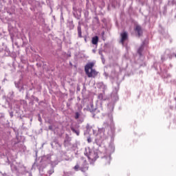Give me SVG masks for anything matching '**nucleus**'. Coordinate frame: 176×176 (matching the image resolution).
<instances>
[{
  "mask_svg": "<svg viewBox=\"0 0 176 176\" xmlns=\"http://www.w3.org/2000/svg\"><path fill=\"white\" fill-rule=\"evenodd\" d=\"M38 120H39V122H42V118H41V117H39Z\"/></svg>",
  "mask_w": 176,
  "mask_h": 176,
  "instance_id": "nucleus-14",
  "label": "nucleus"
},
{
  "mask_svg": "<svg viewBox=\"0 0 176 176\" xmlns=\"http://www.w3.org/2000/svg\"><path fill=\"white\" fill-rule=\"evenodd\" d=\"M93 155H96L95 153H91L88 155V159L89 160H91L92 162H94V160H96L97 158L94 157Z\"/></svg>",
  "mask_w": 176,
  "mask_h": 176,
  "instance_id": "nucleus-7",
  "label": "nucleus"
},
{
  "mask_svg": "<svg viewBox=\"0 0 176 176\" xmlns=\"http://www.w3.org/2000/svg\"><path fill=\"white\" fill-rule=\"evenodd\" d=\"M111 151H115V147L111 146Z\"/></svg>",
  "mask_w": 176,
  "mask_h": 176,
  "instance_id": "nucleus-15",
  "label": "nucleus"
},
{
  "mask_svg": "<svg viewBox=\"0 0 176 176\" xmlns=\"http://www.w3.org/2000/svg\"><path fill=\"white\" fill-rule=\"evenodd\" d=\"M87 142L89 143L91 142V138H87Z\"/></svg>",
  "mask_w": 176,
  "mask_h": 176,
  "instance_id": "nucleus-11",
  "label": "nucleus"
},
{
  "mask_svg": "<svg viewBox=\"0 0 176 176\" xmlns=\"http://www.w3.org/2000/svg\"><path fill=\"white\" fill-rule=\"evenodd\" d=\"M71 130H72V131H73V133H75V134H76V135H79V134H80L79 131L76 130V129H74V128H71Z\"/></svg>",
  "mask_w": 176,
  "mask_h": 176,
  "instance_id": "nucleus-8",
  "label": "nucleus"
},
{
  "mask_svg": "<svg viewBox=\"0 0 176 176\" xmlns=\"http://www.w3.org/2000/svg\"><path fill=\"white\" fill-rule=\"evenodd\" d=\"M118 92V89H116V93Z\"/></svg>",
  "mask_w": 176,
  "mask_h": 176,
  "instance_id": "nucleus-18",
  "label": "nucleus"
},
{
  "mask_svg": "<svg viewBox=\"0 0 176 176\" xmlns=\"http://www.w3.org/2000/svg\"><path fill=\"white\" fill-rule=\"evenodd\" d=\"M74 168L76 170V171H78V170H79V165H76Z\"/></svg>",
  "mask_w": 176,
  "mask_h": 176,
  "instance_id": "nucleus-10",
  "label": "nucleus"
},
{
  "mask_svg": "<svg viewBox=\"0 0 176 176\" xmlns=\"http://www.w3.org/2000/svg\"><path fill=\"white\" fill-rule=\"evenodd\" d=\"M94 67V63L90 62L88 63L85 66V72L88 78H96L98 75V72L96 71V69H93Z\"/></svg>",
  "mask_w": 176,
  "mask_h": 176,
  "instance_id": "nucleus-1",
  "label": "nucleus"
},
{
  "mask_svg": "<svg viewBox=\"0 0 176 176\" xmlns=\"http://www.w3.org/2000/svg\"><path fill=\"white\" fill-rule=\"evenodd\" d=\"M49 129H50H50H52V127H51V126H49Z\"/></svg>",
  "mask_w": 176,
  "mask_h": 176,
  "instance_id": "nucleus-16",
  "label": "nucleus"
},
{
  "mask_svg": "<svg viewBox=\"0 0 176 176\" xmlns=\"http://www.w3.org/2000/svg\"><path fill=\"white\" fill-rule=\"evenodd\" d=\"M104 126L105 127H107V126H108V123L104 122Z\"/></svg>",
  "mask_w": 176,
  "mask_h": 176,
  "instance_id": "nucleus-13",
  "label": "nucleus"
},
{
  "mask_svg": "<svg viewBox=\"0 0 176 176\" xmlns=\"http://www.w3.org/2000/svg\"><path fill=\"white\" fill-rule=\"evenodd\" d=\"M140 50H141V49H140V50H138V53H140Z\"/></svg>",
  "mask_w": 176,
  "mask_h": 176,
  "instance_id": "nucleus-17",
  "label": "nucleus"
},
{
  "mask_svg": "<svg viewBox=\"0 0 176 176\" xmlns=\"http://www.w3.org/2000/svg\"><path fill=\"white\" fill-rule=\"evenodd\" d=\"M79 116H80V114H79L78 112H76L75 116V119H79Z\"/></svg>",
  "mask_w": 176,
  "mask_h": 176,
  "instance_id": "nucleus-9",
  "label": "nucleus"
},
{
  "mask_svg": "<svg viewBox=\"0 0 176 176\" xmlns=\"http://www.w3.org/2000/svg\"><path fill=\"white\" fill-rule=\"evenodd\" d=\"M121 39H120V43L123 45L124 42L125 41H127V38L129 37L127 32H123L120 34Z\"/></svg>",
  "mask_w": 176,
  "mask_h": 176,
  "instance_id": "nucleus-2",
  "label": "nucleus"
},
{
  "mask_svg": "<svg viewBox=\"0 0 176 176\" xmlns=\"http://www.w3.org/2000/svg\"><path fill=\"white\" fill-rule=\"evenodd\" d=\"M91 43L96 46L98 45V37L97 36H95L92 38Z\"/></svg>",
  "mask_w": 176,
  "mask_h": 176,
  "instance_id": "nucleus-4",
  "label": "nucleus"
},
{
  "mask_svg": "<svg viewBox=\"0 0 176 176\" xmlns=\"http://www.w3.org/2000/svg\"><path fill=\"white\" fill-rule=\"evenodd\" d=\"M80 170L82 171V173H86L87 170H89V166H87V164H84L80 168Z\"/></svg>",
  "mask_w": 176,
  "mask_h": 176,
  "instance_id": "nucleus-5",
  "label": "nucleus"
},
{
  "mask_svg": "<svg viewBox=\"0 0 176 176\" xmlns=\"http://www.w3.org/2000/svg\"><path fill=\"white\" fill-rule=\"evenodd\" d=\"M118 95H115L114 96V100L116 101V100H118Z\"/></svg>",
  "mask_w": 176,
  "mask_h": 176,
  "instance_id": "nucleus-12",
  "label": "nucleus"
},
{
  "mask_svg": "<svg viewBox=\"0 0 176 176\" xmlns=\"http://www.w3.org/2000/svg\"><path fill=\"white\" fill-rule=\"evenodd\" d=\"M135 31L138 34L139 36L142 34V29H141V26L140 25L135 26Z\"/></svg>",
  "mask_w": 176,
  "mask_h": 176,
  "instance_id": "nucleus-3",
  "label": "nucleus"
},
{
  "mask_svg": "<svg viewBox=\"0 0 176 176\" xmlns=\"http://www.w3.org/2000/svg\"><path fill=\"white\" fill-rule=\"evenodd\" d=\"M79 38H82V27L79 25L77 28Z\"/></svg>",
  "mask_w": 176,
  "mask_h": 176,
  "instance_id": "nucleus-6",
  "label": "nucleus"
}]
</instances>
